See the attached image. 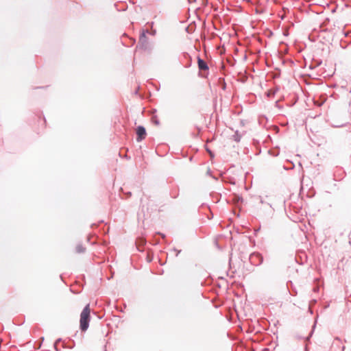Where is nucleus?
Instances as JSON below:
<instances>
[{
	"mask_svg": "<svg viewBox=\"0 0 351 351\" xmlns=\"http://www.w3.org/2000/svg\"><path fill=\"white\" fill-rule=\"evenodd\" d=\"M236 141H239V138H238V136H236V138H235Z\"/></svg>",
	"mask_w": 351,
	"mask_h": 351,
	"instance_id": "nucleus-6",
	"label": "nucleus"
},
{
	"mask_svg": "<svg viewBox=\"0 0 351 351\" xmlns=\"http://www.w3.org/2000/svg\"><path fill=\"white\" fill-rule=\"evenodd\" d=\"M145 39H146L145 33L143 32L142 34L141 35L140 40H145Z\"/></svg>",
	"mask_w": 351,
	"mask_h": 351,
	"instance_id": "nucleus-5",
	"label": "nucleus"
},
{
	"mask_svg": "<svg viewBox=\"0 0 351 351\" xmlns=\"http://www.w3.org/2000/svg\"><path fill=\"white\" fill-rule=\"evenodd\" d=\"M136 134L137 138L136 141L138 142L141 141L143 139H144L146 136V131L143 126H138L136 128Z\"/></svg>",
	"mask_w": 351,
	"mask_h": 351,
	"instance_id": "nucleus-2",
	"label": "nucleus"
},
{
	"mask_svg": "<svg viewBox=\"0 0 351 351\" xmlns=\"http://www.w3.org/2000/svg\"><path fill=\"white\" fill-rule=\"evenodd\" d=\"M90 308L87 304L83 309L80 315V328L82 331L88 329L89 326Z\"/></svg>",
	"mask_w": 351,
	"mask_h": 351,
	"instance_id": "nucleus-1",
	"label": "nucleus"
},
{
	"mask_svg": "<svg viewBox=\"0 0 351 351\" xmlns=\"http://www.w3.org/2000/svg\"><path fill=\"white\" fill-rule=\"evenodd\" d=\"M76 252H78V253L84 252V248L82 247V245H78L76 247Z\"/></svg>",
	"mask_w": 351,
	"mask_h": 351,
	"instance_id": "nucleus-4",
	"label": "nucleus"
},
{
	"mask_svg": "<svg viewBox=\"0 0 351 351\" xmlns=\"http://www.w3.org/2000/svg\"><path fill=\"white\" fill-rule=\"evenodd\" d=\"M198 66L201 70H206L208 69V66L206 63L202 59L198 58Z\"/></svg>",
	"mask_w": 351,
	"mask_h": 351,
	"instance_id": "nucleus-3",
	"label": "nucleus"
}]
</instances>
